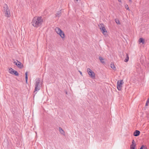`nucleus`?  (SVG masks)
<instances>
[{"instance_id": "1", "label": "nucleus", "mask_w": 149, "mask_h": 149, "mask_svg": "<svg viewBox=\"0 0 149 149\" xmlns=\"http://www.w3.org/2000/svg\"><path fill=\"white\" fill-rule=\"evenodd\" d=\"M43 22V19L41 17H35L33 18L31 22L32 24L36 27L40 26Z\"/></svg>"}, {"instance_id": "2", "label": "nucleus", "mask_w": 149, "mask_h": 149, "mask_svg": "<svg viewBox=\"0 0 149 149\" xmlns=\"http://www.w3.org/2000/svg\"><path fill=\"white\" fill-rule=\"evenodd\" d=\"M40 83V78H38L36 79V82L35 84V88L34 90V92L36 91H38L40 90V85H39Z\"/></svg>"}, {"instance_id": "3", "label": "nucleus", "mask_w": 149, "mask_h": 149, "mask_svg": "<svg viewBox=\"0 0 149 149\" xmlns=\"http://www.w3.org/2000/svg\"><path fill=\"white\" fill-rule=\"evenodd\" d=\"M124 82L123 80H120L117 81V87L119 91H121L122 88V85Z\"/></svg>"}, {"instance_id": "4", "label": "nucleus", "mask_w": 149, "mask_h": 149, "mask_svg": "<svg viewBox=\"0 0 149 149\" xmlns=\"http://www.w3.org/2000/svg\"><path fill=\"white\" fill-rule=\"evenodd\" d=\"M87 71L88 74L93 79L95 78V73L94 72L92 71L90 68H88L87 69Z\"/></svg>"}, {"instance_id": "5", "label": "nucleus", "mask_w": 149, "mask_h": 149, "mask_svg": "<svg viewBox=\"0 0 149 149\" xmlns=\"http://www.w3.org/2000/svg\"><path fill=\"white\" fill-rule=\"evenodd\" d=\"M99 26L100 30L102 31V33L104 34H106L107 33V31L106 30V29L104 24H100Z\"/></svg>"}, {"instance_id": "6", "label": "nucleus", "mask_w": 149, "mask_h": 149, "mask_svg": "<svg viewBox=\"0 0 149 149\" xmlns=\"http://www.w3.org/2000/svg\"><path fill=\"white\" fill-rule=\"evenodd\" d=\"M4 12L5 13V15L7 17H10V12L9 9H8V10H5V11H4Z\"/></svg>"}, {"instance_id": "7", "label": "nucleus", "mask_w": 149, "mask_h": 149, "mask_svg": "<svg viewBox=\"0 0 149 149\" xmlns=\"http://www.w3.org/2000/svg\"><path fill=\"white\" fill-rule=\"evenodd\" d=\"M140 133V132L138 130H135L134 132L133 135L135 136H138L139 135Z\"/></svg>"}, {"instance_id": "8", "label": "nucleus", "mask_w": 149, "mask_h": 149, "mask_svg": "<svg viewBox=\"0 0 149 149\" xmlns=\"http://www.w3.org/2000/svg\"><path fill=\"white\" fill-rule=\"evenodd\" d=\"M57 33L61 37V38H65V34L62 31H61V32H59L58 33Z\"/></svg>"}, {"instance_id": "9", "label": "nucleus", "mask_w": 149, "mask_h": 149, "mask_svg": "<svg viewBox=\"0 0 149 149\" xmlns=\"http://www.w3.org/2000/svg\"><path fill=\"white\" fill-rule=\"evenodd\" d=\"M17 66L19 68H22L23 67V65H22V63L18 61L17 60Z\"/></svg>"}, {"instance_id": "10", "label": "nucleus", "mask_w": 149, "mask_h": 149, "mask_svg": "<svg viewBox=\"0 0 149 149\" xmlns=\"http://www.w3.org/2000/svg\"><path fill=\"white\" fill-rule=\"evenodd\" d=\"M59 130L61 134L65 136V132L63 130L61 127H59Z\"/></svg>"}, {"instance_id": "11", "label": "nucleus", "mask_w": 149, "mask_h": 149, "mask_svg": "<svg viewBox=\"0 0 149 149\" xmlns=\"http://www.w3.org/2000/svg\"><path fill=\"white\" fill-rule=\"evenodd\" d=\"M8 9H9V8L7 4L6 3L4 4L3 6L4 11H5V10H8Z\"/></svg>"}, {"instance_id": "12", "label": "nucleus", "mask_w": 149, "mask_h": 149, "mask_svg": "<svg viewBox=\"0 0 149 149\" xmlns=\"http://www.w3.org/2000/svg\"><path fill=\"white\" fill-rule=\"evenodd\" d=\"M61 15V12L60 11H58L55 14L56 16L58 17H60Z\"/></svg>"}, {"instance_id": "13", "label": "nucleus", "mask_w": 149, "mask_h": 149, "mask_svg": "<svg viewBox=\"0 0 149 149\" xmlns=\"http://www.w3.org/2000/svg\"><path fill=\"white\" fill-rule=\"evenodd\" d=\"M125 58L124 60V61L125 62H127L129 60V56L128 55L127 53H126V55L125 56Z\"/></svg>"}, {"instance_id": "14", "label": "nucleus", "mask_w": 149, "mask_h": 149, "mask_svg": "<svg viewBox=\"0 0 149 149\" xmlns=\"http://www.w3.org/2000/svg\"><path fill=\"white\" fill-rule=\"evenodd\" d=\"M99 59L101 63H104V59L101 56H100L99 57Z\"/></svg>"}, {"instance_id": "15", "label": "nucleus", "mask_w": 149, "mask_h": 149, "mask_svg": "<svg viewBox=\"0 0 149 149\" xmlns=\"http://www.w3.org/2000/svg\"><path fill=\"white\" fill-rule=\"evenodd\" d=\"M55 30L57 33H58L59 32H61V31H62L60 28L58 27H56L55 29Z\"/></svg>"}, {"instance_id": "16", "label": "nucleus", "mask_w": 149, "mask_h": 149, "mask_svg": "<svg viewBox=\"0 0 149 149\" xmlns=\"http://www.w3.org/2000/svg\"><path fill=\"white\" fill-rule=\"evenodd\" d=\"M12 74H14L15 76H19V74L17 71H16L14 70V72Z\"/></svg>"}, {"instance_id": "17", "label": "nucleus", "mask_w": 149, "mask_h": 149, "mask_svg": "<svg viewBox=\"0 0 149 149\" xmlns=\"http://www.w3.org/2000/svg\"><path fill=\"white\" fill-rule=\"evenodd\" d=\"M139 41L140 43H142V44H144V40L142 38H140L139 40Z\"/></svg>"}, {"instance_id": "18", "label": "nucleus", "mask_w": 149, "mask_h": 149, "mask_svg": "<svg viewBox=\"0 0 149 149\" xmlns=\"http://www.w3.org/2000/svg\"><path fill=\"white\" fill-rule=\"evenodd\" d=\"M14 70L12 68H9L8 70V72L9 73L12 74V73L13 72Z\"/></svg>"}, {"instance_id": "19", "label": "nucleus", "mask_w": 149, "mask_h": 149, "mask_svg": "<svg viewBox=\"0 0 149 149\" xmlns=\"http://www.w3.org/2000/svg\"><path fill=\"white\" fill-rule=\"evenodd\" d=\"M28 79V77L27 72H26L25 73V80H26V83H27Z\"/></svg>"}, {"instance_id": "20", "label": "nucleus", "mask_w": 149, "mask_h": 149, "mask_svg": "<svg viewBox=\"0 0 149 149\" xmlns=\"http://www.w3.org/2000/svg\"><path fill=\"white\" fill-rule=\"evenodd\" d=\"M110 66H111V67L112 68L113 70H116V68L113 64H112V63H111Z\"/></svg>"}, {"instance_id": "21", "label": "nucleus", "mask_w": 149, "mask_h": 149, "mask_svg": "<svg viewBox=\"0 0 149 149\" xmlns=\"http://www.w3.org/2000/svg\"><path fill=\"white\" fill-rule=\"evenodd\" d=\"M115 21L116 22V23L118 24H120V22L119 21V20L118 19H115Z\"/></svg>"}, {"instance_id": "22", "label": "nucleus", "mask_w": 149, "mask_h": 149, "mask_svg": "<svg viewBox=\"0 0 149 149\" xmlns=\"http://www.w3.org/2000/svg\"><path fill=\"white\" fill-rule=\"evenodd\" d=\"M132 144H131L130 146H134V145H135V146H136L135 142L134 141V140H132Z\"/></svg>"}, {"instance_id": "23", "label": "nucleus", "mask_w": 149, "mask_h": 149, "mask_svg": "<svg viewBox=\"0 0 149 149\" xmlns=\"http://www.w3.org/2000/svg\"><path fill=\"white\" fill-rule=\"evenodd\" d=\"M136 146H130V149H135Z\"/></svg>"}, {"instance_id": "24", "label": "nucleus", "mask_w": 149, "mask_h": 149, "mask_svg": "<svg viewBox=\"0 0 149 149\" xmlns=\"http://www.w3.org/2000/svg\"><path fill=\"white\" fill-rule=\"evenodd\" d=\"M149 103V98H148L146 102V106H147L148 105V104Z\"/></svg>"}, {"instance_id": "25", "label": "nucleus", "mask_w": 149, "mask_h": 149, "mask_svg": "<svg viewBox=\"0 0 149 149\" xmlns=\"http://www.w3.org/2000/svg\"><path fill=\"white\" fill-rule=\"evenodd\" d=\"M144 148L145 149L146 148L143 145H142V146H141V147L139 149H143V148Z\"/></svg>"}, {"instance_id": "26", "label": "nucleus", "mask_w": 149, "mask_h": 149, "mask_svg": "<svg viewBox=\"0 0 149 149\" xmlns=\"http://www.w3.org/2000/svg\"><path fill=\"white\" fill-rule=\"evenodd\" d=\"M14 63L15 65H17V62H16L15 61L14 62Z\"/></svg>"}, {"instance_id": "27", "label": "nucleus", "mask_w": 149, "mask_h": 149, "mask_svg": "<svg viewBox=\"0 0 149 149\" xmlns=\"http://www.w3.org/2000/svg\"><path fill=\"white\" fill-rule=\"evenodd\" d=\"M79 72L80 74L82 76V72L80 71H79Z\"/></svg>"}, {"instance_id": "28", "label": "nucleus", "mask_w": 149, "mask_h": 149, "mask_svg": "<svg viewBox=\"0 0 149 149\" xmlns=\"http://www.w3.org/2000/svg\"><path fill=\"white\" fill-rule=\"evenodd\" d=\"M65 93L66 94H67V92L66 91H65Z\"/></svg>"}, {"instance_id": "29", "label": "nucleus", "mask_w": 149, "mask_h": 149, "mask_svg": "<svg viewBox=\"0 0 149 149\" xmlns=\"http://www.w3.org/2000/svg\"><path fill=\"white\" fill-rule=\"evenodd\" d=\"M129 1L131 3L132 2V0H129Z\"/></svg>"}, {"instance_id": "30", "label": "nucleus", "mask_w": 149, "mask_h": 149, "mask_svg": "<svg viewBox=\"0 0 149 149\" xmlns=\"http://www.w3.org/2000/svg\"><path fill=\"white\" fill-rule=\"evenodd\" d=\"M118 1L120 2H121V0H118Z\"/></svg>"}, {"instance_id": "31", "label": "nucleus", "mask_w": 149, "mask_h": 149, "mask_svg": "<svg viewBox=\"0 0 149 149\" xmlns=\"http://www.w3.org/2000/svg\"><path fill=\"white\" fill-rule=\"evenodd\" d=\"M78 0H74V1H77Z\"/></svg>"}, {"instance_id": "32", "label": "nucleus", "mask_w": 149, "mask_h": 149, "mask_svg": "<svg viewBox=\"0 0 149 149\" xmlns=\"http://www.w3.org/2000/svg\"><path fill=\"white\" fill-rule=\"evenodd\" d=\"M129 9V8L128 7V8H127V9Z\"/></svg>"}]
</instances>
